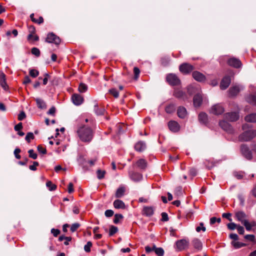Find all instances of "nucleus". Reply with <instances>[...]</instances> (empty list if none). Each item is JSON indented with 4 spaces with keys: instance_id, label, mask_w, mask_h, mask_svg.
<instances>
[{
    "instance_id": "f257e3e1",
    "label": "nucleus",
    "mask_w": 256,
    "mask_h": 256,
    "mask_svg": "<svg viewBox=\"0 0 256 256\" xmlns=\"http://www.w3.org/2000/svg\"><path fill=\"white\" fill-rule=\"evenodd\" d=\"M77 132L80 140L84 142H89L92 138V129H78Z\"/></svg>"
},
{
    "instance_id": "f03ea898",
    "label": "nucleus",
    "mask_w": 256,
    "mask_h": 256,
    "mask_svg": "<svg viewBox=\"0 0 256 256\" xmlns=\"http://www.w3.org/2000/svg\"><path fill=\"white\" fill-rule=\"evenodd\" d=\"M256 136V130L248 129L239 136L238 139L240 141L248 142L250 140Z\"/></svg>"
},
{
    "instance_id": "7ed1b4c3",
    "label": "nucleus",
    "mask_w": 256,
    "mask_h": 256,
    "mask_svg": "<svg viewBox=\"0 0 256 256\" xmlns=\"http://www.w3.org/2000/svg\"><path fill=\"white\" fill-rule=\"evenodd\" d=\"M166 81L170 86H178L180 84V78L174 74H169L166 75Z\"/></svg>"
},
{
    "instance_id": "20e7f679",
    "label": "nucleus",
    "mask_w": 256,
    "mask_h": 256,
    "mask_svg": "<svg viewBox=\"0 0 256 256\" xmlns=\"http://www.w3.org/2000/svg\"><path fill=\"white\" fill-rule=\"evenodd\" d=\"M45 42L48 43H52L58 46L61 42L60 38L54 32H49L47 34Z\"/></svg>"
},
{
    "instance_id": "39448f33",
    "label": "nucleus",
    "mask_w": 256,
    "mask_h": 256,
    "mask_svg": "<svg viewBox=\"0 0 256 256\" xmlns=\"http://www.w3.org/2000/svg\"><path fill=\"white\" fill-rule=\"evenodd\" d=\"M188 244L189 241L186 239H182L177 240L175 243L176 251L180 252L183 250L188 247Z\"/></svg>"
},
{
    "instance_id": "423d86ee",
    "label": "nucleus",
    "mask_w": 256,
    "mask_h": 256,
    "mask_svg": "<svg viewBox=\"0 0 256 256\" xmlns=\"http://www.w3.org/2000/svg\"><path fill=\"white\" fill-rule=\"evenodd\" d=\"M240 151L242 155L247 160H250L252 158V152L250 150L246 144H242L240 146Z\"/></svg>"
},
{
    "instance_id": "0eeeda50",
    "label": "nucleus",
    "mask_w": 256,
    "mask_h": 256,
    "mask_svg": "<svg viewBox=\"0 0 256 256\" xmlns=\"http://www.w3.org/2000/svg\"><path fill=\"white\" fill-rule=\"evenodd\" d=\"M180 71L184 74H190L194 70L193 66L188 63H183L179 66Z\"/></svg>"
},
{
    "instance_id": "6e6552de",
    "label": "nucleus",
    "mask_w": 256,
    "mask_h": 256,
    "mask_svg": "<svg viewBox=\"0 0 256 256\" xmlns=\"http://www.w3.org/2000/svg\"><path fill=\"white\" fill-rule=\"evenodd\" d=\"M173 96L176 98L182 100L183 101H185L188 99L186 93L178 88L174 90Z\"/></svg>"
},
{
    "instance_id": "1a4fd4ad",
    "label": "nucleus",
    "mask_w": 256,
    "mask_h": 256,
    "mask_svg": "<svg viewBox=\"0 0 256 256\" xmlns=\"http://www.w3.org/2000/svg\"><path fill=\"white\" fill-rule=\"evenodd\" d=\"M227 63L230 66L236 68H240L242 66L240 60L238 58L234 57L230 58L228 60Z\"/></svg>"
},
{
    "instance_id": "9d476101",
    "label": "nucleus",
    "mask_w": 256,
    "mask_h": 256,
    "mask_svg": "<svg viewBox=\"0 0 256 256\" xmlns=\"http://www.w3.org/2000/svg\"><path fill=\"white\" fill-rule=\"evenodd\" d=\"M242 88L240 86L234 85L232 86L228 90V96L230 98L236 97L241 90Z\"/></svg>"
},
{
    "instance_id": "9b49d317",
    "label": "nucleus",
    "mask_w": 256,
    "mask_h": 256,
    "mask_svg": "<svg viewBox=\"0 0 256 256\" xmlns=\"http://www.w3.org/2000/svg\"><path fill=\"white\" fill-rule=\"evenodd\" d=\"M128 176L131 180L134 182H140L142 179V175L138 172L130 171Z\"/></svg>"
},
{
    "instance_id": "f8f14e48",
    "label": "nucleus",
    "mask_w": 256,
    "mask_h": 256,
    "mask_svg": "<svg viewBox=\"0 0 256 256\" xmlns=\"http://www.w3.org/2000/svg\"><path fill=\"white\" fill-rule=\"evenodd\" d=\"M231 82V78L230 76H225L222 79L220 83V88L222 90L226 89Z\"/></svg>"
},
{
    "instance_id": "ddd939ff",
    "label": "nucleus",
    "mask_w": 256,
    "mask_h": 256,
    "mask_svg": "<svg viewBox=\"0 0 256 256\" xmlns=\"http://www.w3.org/2000/svg\"><path fill=\"white\" fill-rule=\"evenodd\" d=\"M224 118L230 122H234L239 118L238 113L236 112H228L224 115Z\"/></svg>"
},
{
    "instance_id": "4468645a",
    "label": "nucleus",
    "mask_w": 256,
    "mask_h": 256,
    "mask_svg": "<svg viewBox=\"0 0 256 256\" xmlns=\"http://www.w3.org/2000/svg\"><path fill=\"white\" fill-rule=\"evenodd\" d=\"M235 217L237 220L241 222L242 224H243L244 222L247 220V215L242 210L236 212Z\"/></svg>"
},
{
    "instance_id": "2eb2a0df",
    "label": "nucleus",
    "mask_w": 256,
    "mask_h": 256,
    "mask_svg": "<svg viewBox=\"0 0 256 256\" xmlns=\"http://www.w3.org/2000/svg\"><path fill=\"white\" fill-rule=\"evenodd\" d=\"M192 76L198 82H204L206 80L205 76L198 71L193 72Z\"/></svg>"
},
{
    "instance_id": "dca6fc26",
    "label": "nucleus",
    "mask_w": 256,
    "mask_h": 256,
    "mask_svg": "<svg viewBox=\"0 0 256 256\" xmlns=\"http://www.w3.org/2000/svg\"><path fill=\"white\" fill-rule=\"evenodd\" d=\"M73 103L76 106L80 105L84 102V98L82 96L78 94H74L72 96Z\"/></svg>"
},
{
    "instance_id": "f3484780",
    "label": "nucleus",
    "mask_w": 256,
    "mask_h": 256,
    "mask_svg": "<svg viewBox=\"0 0 256 256\" xmlns=\"http://www.w3.org/2000/svg\"><path fill=\"white\" fill-rule=\"evenodd\" d=\"M211 112L214 114H220L224 112V108L219 104H216L212 106Z\"/></svg>"
},
{
    "instance_id": "a211bd4d",
    "label": "nucleus",
    "mask_w": 256,
    "mask_h": 256,
    "mask_svg": "<svg viewBox=\"0 0 256 256\" xmlns=\"http://www.w3.org/2000/svg\"><path fill=\"white\" fill-rule=\"evenodd\" d=\"M202 102V96L200 94H196L193 98L194 106L196 108L200 107Z\"/></svg>"
},
{
    "instance_id": "6ab92c4d",
    "label": "nucleus",
    "mask_w": 256,
    "mask_h": 256,
    "mask_svg": "<svg viewBox=\"0 0 256 256\" xmlns=\"http://www.w3.org/2000/svg\"><path fill=\"white\" fill-rule=\"evenodd\" d=\"M192 245L196 251H200L202 248V244L198 238H195L192 242Z\"/></svg>"
},
{
    "instance_id": "aec40b11",
    "label": "nucleus",
    "mask_w": 256,
    "mask_h": 256,
    "mask_svg": "<svg viewBox=\"0 0 256 256\" xmlns=\"http://www.w3.org/2000/svg\"><path fill=\"white\" fill-rule=\"evenodd\" d=\"M177 114L180 118H184L188 115L186 108L182 106H179L177 110Z\"/></svg>"
},
{
    "instance_id": "412c9836",
    "label": "nucleus",
    "mask_w": 256,
    "mask_h": 256,
    "mask_svg": "<svg viewBox=\"0 0 256 256\" xmlns=\"http://www.w3.org/2000/svg\"><path fill=\"white\" fill-rule=\"evenodd\" d=\"M146 146L145 142L143 141H139L134 146L135 150L139 152H142L146 149Z\"/></svg>"
},
{
    "instance_id": "4be33fe9",
    "label": "nucleus",
    "mask_w": 256,
    "mask_h": 256,
    "mask_svg": "<svg viewBox=\"0 0 256 256\" xmlns=\"http://www.w3.org/2000/svg\"><path fill=\"white\" fill-rule=\"evenodd\" d=\"M0 84L4 90H8V86L6 82V75L4 72L0 74Z\"/></svg>"
},
{
    "instance_id": "5701e85b",
    "label": "nucleus",
    "mask_w": 256,
    "mask_h": 256,
    "mask_svg": "<svg viewBox=\"0 0 256 256\" xmlns=\"http://www.w3.org/2000/svg\"><path fill=\"white\" fill-rule=\"evenodd\" d=\"M246 100L248 103L256 106V92L248 94L246 96Z\"/></svg>"
},
{
    "instance_id": "b1692460",
    "label": "nucleus",
    "mask_w": 256,
    "mask_h": 256,
    "mask_svg": "<svg viewBox=\"0 0 256 256\" xmlns=\"http://www.w3.org/2000/svg\"><path fill=\"white\" fill-rule=\"evenodd\" d=\"M198 120L199 122L205 124L206 126V124L208 122V116L207 114L204 112H201L198 114Z\"/></svg>"
},
{
    "instance_id": "393cba45",
    "label": "nucleus",
    "mask_w": 256,
    "mask_h": 256,
    "mask_svg": "<svg viewBox=\"0 0 256 256\" xmlns=\"http://www.w3.org/2000/svg\"><path fill=\"white\" fill-rule=\"evenodd\" d=\"M154 208L152 206H144L143 208V214L147 216H152L154 214Z\"/></svg>"
},
{
    "instance_id": "a878e982",
    "label": "nucleus",
    "mask_w": 256,
    "mask_h": 256,
    "mask_svg": "<svg viewBox=\"0 0 256 256\" xmlns=\"http://www.w3.org/2000/svg\"><path fill=\"white\" fill-rule=\"evenodd\" d=\"M37 106L42 110H46L47 108L46 102L42 98H36L35 99Z\"/></svg>"
},
{
    "instance_id": "bb28decb",
    "label": "nucleus",
    "mask_w": 256,
    "mask_h": 256,
    "mask_svg": "<svg viewBox=\"0 0 256 256\" xmlns=\"http://www.w3.org/2000/svg\"><path fill=\"white\" fill-rule=\"evenodd\" d=\"M114 206L116 209H124L126 208V205L124 203L120 200H116L114 202Z\"/></svg>"
},
{
    "instance_id": "cd10ccee",
    "label": "nucleus",
    "mask_w": 256,
    "mask_h": 256,
    "mask_svg": "<svg viewBox=\"0 0 256 256\" xmlns=\"http://www.w3.org/2000/svg\"><path fill=\"white\" fill-rule=\"evenodd\" d=\"M126 188L124 186H120L116 190L115 197L116 198H121L124 196Z\"/></svg>"
},
{
    "instance_id": "c85d7f7f",
    "label": "nucleus",
    "mask_w": 256,
    "mask_h": 256,
    "mask_svg": "<svg viewBox=\"0 0 256 256\" xmlns=\"http://www.w3.org/2000/svg\"><path fill=\"white\" fill-rule=\"evenodd\" d=\"M94 110L97 116L104 115L105 112V109L103 108H98V104H96L94 106Z\"/></svg>"
},
{
    "instance_id": "c756f323",
    "label": "nucleus",
    "mask_w": 256,
    "mask_h": 256,
    "mask_svg": "<svg viewBox=\"0 0 256 256\" xmlns=\"http://www.w3.org/2000/svg\"><path fill=\"white\" fill-rule=\"evenodd\" d=\"M176 105L174 103L168 104L165 108V111L167 114H172L176 110Z\"/></svg>"
},
{
    "instance_id": "7c9ffc66",
    "label": "nucleus",
    "mask_w": 256,
    "mask_h": 256,
    "mask_svg": "<svg viewBox=\"0 0 256 256\" xmlns=\"http://www.w3.org/2000/svg\"><path fill=\"white\" fill-rule=\"evenodd\" d=\"M137 167L141 170H145L147 166V162L144 159H140L136 162Z\"/></svg>"
},
{
    "instance_id": "2f4dec72",
    "label": "nucleus",
    "mask_w": 256,
    "mask_h": 256,
    "mask_svg": "<svg viewBox=\"0 0 256 256\" xmlns=\"http://www.w3.org/2000/svg\"><path fill=\"white\" fill-rule=\"evenodd\" d=\"M244 119L246 122H256V113H252L247 115Z\"/></svg>"
},
{
    "instance_id": "473e14b6",
    "label": "nucleus",
    "mask_w": 256,
    "mask_h": 256,
    "mask_svg": "<svg viewBox=\"0 0 256 256\" xmlns=\"http://www.w3.org/2000/svg\"><path fill=\"white\" fill-rule=\"evenodd\" d=\"M170 62V58L169 56H164L161 58L160 62L164 66H168Z\"/></svg>"
},
{
    "instance_id": "72a5a7b5",
    "label": "nucleus",
    "mask_w": 256,
    "mask_h": 256,
    "mask_svg": "<svg viewBox=\"0 0 256 256\" xmlns=\"http://www.w3.org/2000/svg\"><path fill=\"white\" fill-rule=\"evenodd\" d=\"M28 32L29 34L27 36V40L28 41H30L32 38L33 36V34L36 32V28L34 26H28Z\"/></svg>"
},
{
    "instance_id": "f704fd0d",
    "label": "nucleus",
    "mask_w": 256,
    "mask_h": 256,
    "mask_svg": "<svg viewBox=\"0 0 256 256\" xmlns=\"http://www.w3.org/2000/svg\"><path fill=\"white\" fill-rule=\"evenodd\" d=\"M231 244L236 249L240 248L242 247H243V246H246V244L244 243L239 242H236V241L232 242Z\"/></svg>"
},
{
    "instance_id": "c9c22d12",
    "label": "nucleus",
    "mask_w": 256,
    "mask_h": 256,
    "mask_svg": "<svg viewBox=\"0 0 256 256\" xmlns=\"http://www.w3.org/2000/svg\"><path fill=\"white\" fill-rule=\"evenodd\" d=\"M168 128H180L179 124L174 120H170L168 122Z\"/></svg>"
},
{
    "instance_id": "e433bc0d",
    "label": "nucleus",
    "mask_w": 256,
    "mask_h": 256,
    "mask_svg": "<svg viewBox=\"0 0 256 256\" xmlns=\"http://www.w3.org/2000/svg\"><path fill=\"white\" fill-rule=\"evenodd\" d=\"M118 231V228L116 226L112 225L110 226L109 230V236H113L114 234L116 233Z\"/></svg>"
},
{
    "instance_id": "4c0bfd02",
    "label": "nucleus",
    "mask_w": 256,
    "mask_h": 256,
    "mask_svg": "<svg viewBox=\"0 0 256 256\" xmlns=\"http://www.w3.org/2000/svg\"><path fill=\"white\" fill-rule=\"evenodd\" d=\"M225 118L224 120L220 121L219 125L221 128H228L230 126V124Z\"/></svg>"
},
{
    "instance_id": "58836bf2",
    "label": "nucleus",
    "mask_w": 256,
    "mask_h": 256,
    "mask_svg": "<svg viewBox=\"0 0 256 256\" xmlns=\"http://www.w3.org/2000/svg\"><path fill=\"white\" fill-rule=\"evenodd\" d=\"M196 92V88L193 86H189L187 88V92L190 95L195 94Z\"/></svg>"
},
{
    "instance_id": "ea45409f",
    "label": "nucleus",
    "mask_w": 256,
    "mask_h": 256,
    "mask_svg": "<svg viewBox=\"0 0 256 256\" xmlns=\"http://www.w3.org/2000/svg\"><path fill=\"white\" fill-rule=\"evenodd\" d=\"M106 174L105 170H98L96 171L97 178L99 180H101L104 177Z\"/></svg>"
},
{
    "instance_id": "a19ab883",
    "label": "nucleus",
    "mask_w": 256,
    "mask_h": 256,
    "mask_svg": "<svg viewBox=\"0 0 256 256\" xmlns=\"http://www.w3.org/2000/svg\"><path fill=\"white\" fill-rule=\"evenodd\" d=\"M242 224L244 226L246 230L248 231L250 230L252 228V227L256 224L255 223H254V224H250L248 220L244 222V223Z\"/></svg>"
},
{
    "instance_id": "79ce46f5",
    "label": "nucleus",
    "mask_w": 256,
    "mask_h": 256,
    "mask_svg": "<svg viewBox=\"0 0 256 256\" xmlns=\"http://www.w3.org/2000/svg\"><path fill=\"white\" fill-rule=\"evenodd\" d=\"M88 90V86H87L84 84V83H80L78 86V91L80 92H86Z\"/></svg>"
},
{
    "instance_id": "37998d69",
    "label": "nucleus",
    "mask_w": 256,
    "mask_h": 256,
    "mask_svg": "<svg viewBox=\"0 0 256 256\" xmlns=\"http://www.w3.org/2000/svg\"><path fill=\"white\" fill-rule=\"evenodd\" d=\"M234 176L238 180H241L243 178L244 172H234Z\"/></svg>"
},
{
    "instance_id": "c03bdc74",
    "label": "nucleus",
    "mask_w": 256,
    "mask_h": 256,
    "mask_svg": "<svg viewBox=\"0 0 256 256\" xmlns=\"http://www.w3.org/2000/svg\"><path fill=\"white\" fill-rule=\"evenodd\" d=\"M46 186L50 191H53L56 188V185L52 184L50 181L47 182L46 183Z\"/></svg>"
},
{
    "instance_id": "a18cd8bd",
    "label": "nucleus",
    "mask_w": 256,
    "mask_h": 256,
    "mask_svg": "<svg viewBox=\"0 0 256 256\" xmlns=\"http://www.w3.org/2000/svg\"><path fill=\"white\" fill-rule=\"evenodd\" d=\"M123 218V216L122 214H116L114 218V222L117 224L119 222L120 220Z\"/></svg>"
},
{
    "instance_id": "49530a36",
    "label": "nucleus",
    "mask_w": 256,
    "mask_h": 256,
    "mask_svg": "<svg viewBox=\"0 0 256 256\" xmlns=\"http://www.w3.org/2000/svg\"><path fill=\"white\" fill-rule=\"evenodd\" d=\"M196 230L198 232H200L201 230L204 232L206 230V228L203 222H200L199 226L196 228Z\"/></svg>"
},
{
    "instance_id": "de8ad7c7",
    "label": "nucleus",
    "mask_w": 256,
    "mask_h": 256,
    "mask_svg": "<svg viewBox=\"0 0 256 256\" xmlns=\"http://www.w3.org/2000/svg\"><path fill=\"white\" fill-rule=\"evenodd\" d=\"M29 73L30 75L32 78H36L39 74V72L35 69H30Z\"/></svg>"
},
{
    "instance_id": "09e8293b",
    "label": "nucleus",
    "mask_w": 256,
    "mask_h": 256,
    "mask_svg": "<svg viewBox=\"0 0 256 256\" xmlns=\"http://www.w3.org/2000/svg\"><path fill=\"white\" fill-rule=\"evenodd\" d=\"M31 52L36 57H38L40 54V50L36 48H32L31 50Z\"/></svg>"
},
{
    "instance_id": "8fccbe9b",
    "label": "nucleus",
    "mask_w": 256,
    "mask_h": 256,
    "mask_svg": "<svg viewBox=\"0 0 256 256\" xmlns=\"http://www.w3.org/2000/svg\"><path fill=\"white\" fill-rule=\"evenodd\" d=\"M28 153L29 154V157L32 158L34 160L37 158L38 155L36 153H34V150L31 149L28 150Z\"/></svg>"
},
{
    "instance_id": "3c124183",
    "label": "nucleus",
    "mask_w": 256,
    "mask_h": 256,
    "mask_svg": "<svg viewBox=\"0 0 256 256\" xmlns=\"http://www.w3.org/2000/svg\"><path fill=\"white\" fill-rule=\"evenodd\" d=\"M109 92L112 94L115 98L118 97L119 93L116 88H112L109 90Z\"/></svg>"
},
{
    "instance_id": "603ef678",
    "label": "nucleus",
    "mask_w": 256,
    "mask_h": 256,
    "mask_svg": "<svg viewBox=\"0 0 256 256\" xmlns=\"http://www.w3.org/2000/svg\"><path fill=\"white\" fill-rule=\"evenodd\" d=\"M155 253L158 256H163L164 252L162 248H158L156 249Z\"/></svg>"
},
{
    "instance_id": "864d4df0",
    "label": "nucleus",
    "mask_w": 256,
    "mask_h": 256,
    "mask_svg": "<svg viewBox=\"0 0 256 256\" xmlns=\"http://www.w3.org/2000/svg\"><path fill=\"white\" fill-rule=\"evenodd\" d=\"M34 138V136L32 132H28L25 138V140L28 142H30V140H33Z\"/></svg>"
},
{
    "instance_id": "5fc2aeb1",
    "label": "nucleus",
    "mask_w": 256,
    "mask_h": 256,
    "mask_svg": "<svg viewBox=\"0 0 256 256\" xmlns=\"http://www.w3.org/2000/svg\"><path fill=\"white\" fill-rule=\"evenodd\" d=\"M92 246V243L90 242H88L84 246V250L86 252L90 251V248Z\"/></svg>"
},
{
    "instance_id": "6e6d98bb",
    "label": "nucleus",
    "mask_w": 256,
    "mask_h": 256,
    "mask_svg": "<svg viewBox=\"0 0 256 256\" xmlns=\"http://www.w3.org/2000/svg\"><path fill=\"white\" fill-rule=\"evenodd\" d=\"M238 226V225H236L235 223L232 222H230V223H228L227 224L228 228L230 230H235L236 228H237Z\"/></svg>"
},
{
    "instance_id": "4d7b16f0",
    "label": "nucleus",
    "mask_w": 256,
    "mask_h": 256,
    "mask_svg": "<svg viewBox=\"0 0 256 256\" xmlns=\"http://www.w3.org/2000/svg\"><path fill=\"white\" fill-rule=\"evenodd\" d=\"M80 226L78 223L73 224L70 226V230L72 232H74Z\"/></svg>"
},
{
    "instance_id": "13d9d810",
    "label": "nucleus",
    "mask_w": 256,
    "mask_h": 256,
    "mask_svg": "<svg viewBox=\"0 0 256 256\" xmlns=\"http://www.w3.org/2000/svg\"><path fill=\"white\" fill-rule=\"evenodd\" d=\"M56 112V108L54 106H52L48 111L47 114L52 116H54Z\"/></svg>"
},
{
    "instance_id": "bf43d9fd",
    "label": "nucleus",
    "mask_w": 256,
    "mask_h": 256,
    "mask_svg": "<svg viewBox=\"0 0 256 256\" xmlns=\"http://www.w3.org/2000/svg\"><path fill=\"white\" fill-rule=\"evenodd\" d=\"M114 212L112 210H106L104 212V214L106 217L110 218L113 216Z\"/></svg>"
},
{
    "instance_id": "052dcab7",
    "label": "nucleus",
    "mask_w": 256,
    "mask_h": 256,
    "mask_svg": "<svg viewBox=\"0 0 256 256\" xmlns=\"http://www.w3.org/2000/svg\"><path fill=\"white\" fill-rule=\"evenodd\" d=\"M38 150L39 152L42 154H46V150L45 148H43L42 146L39 145L37 146Z\"/></svg>"
},
{
    "instance_id": "680f3d73",
    "label": "nucleus",
    "mask_w": 256,
    "mask_h": 256,
    "mask_svg": "<svg viewBox=\"0 0 256 256\" xmlns=\"http://www.w3.org/2000/svg\"><path fill=\"white\" fill-rule=\"evenodd\" d=\"M162 220L163 222H167L168 220V216L167 213L163 212L161 214Z\"/></svg>"
},
{
    "instance_id": "e2e57ef3",
    "label": "nucleus",
    "mask_w": 256,
    "mask_h": 256,
    "mask_svg": "<svg viewBox=\"0 0 256 256\" xmlns=\"http://www.w3.org/2000/svg\"><path fill=\"white\" fill-rule=\"evenodd\" d=\"M134 79L136 80L139 76L140 70L138 68L134 67Z\"/></svg>"
},
{
    "instance_id": "0e129e2a",
    "label": "nucleus",
    "mask_w": 256,
    "mask_h": 256,
    "mask_svg": "<svg viewBox=\"0 0 256 256\" xmlns=\"http://www.w3.org/2000/svg\"><path fill=\"white\" fill-rule=\"evenodd\" d=\"M175 194L177 196H181L182 194V188L180 186L177 187L175 190Z\"/></svg>"
},
{
    "instance_id": "69168bd1",
    "label": "nucleus",
    "mask_w": 256,
    "mask_h": 256,
    "mask_svg": "<svg viewBox=\"0 0 256 256\" xmlns=\"http://www.w3.org/2000/svg\"><path fill=\"white\" fill-rule=\"evenodd\" d=\"M20 150L19 148H16L14 150V154L15 156V157L17 159H20L21 156L18 154L20 152Z\"/></svg>"
},
{
    "instance_id": "338daca9",
    "label": "nucleus",
    "mask_w": 256,
    "mask_h": 256,
    "mask_svg": "<svg viewBox=\"0 0 256 256\" xmlns=\"http://www.w3.org/2000/svg\"><path fill=\"white\" fill-rule=\"evenodd\" d=\"M38 165H39V164H38V162H33V164L31 165V166H30L29 168L30 170H32L35 171V170H36V166H38Z\"/></svg>"
},
{
    "instance_id": "774afa93",
    "label": "nucleus",
    "mask_w": 256,
    "mask_h": 256,
    "mask_svg": "<svg viewBox=\"0 0 256 256\" xmlns=\"http://www.w3.org/2000/svg\"><path fill=\"white\" fill-rule=\"evenodd\" d=\"M244 238L250 242H253L255 239V236L253 234H246L244 236Z\"/></svg>"
}]
</instances>
